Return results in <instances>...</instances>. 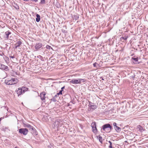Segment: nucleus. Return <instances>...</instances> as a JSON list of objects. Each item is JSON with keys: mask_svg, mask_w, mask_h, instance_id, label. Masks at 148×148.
I'll return each mask as SVG.
<instances>
[{"mask_svg": "<svg viewBox=\"0 0 148 148\" xmlns=\"http://www.w3.org/2000/svg\"><path fill=\"white\" fill-rule=\"evenodd\" d=\"M18 82V79L16 78H14L11 79H7L5 80V83L7 85H13L15 84Z\"/></svg>", "mask_w": 148, "mask_h": 148, "instance_id": "1", "label": "nucleus"}, {"mask_svg": "<svg viewBox=\"0 0 148 148\" xmlns=\"http://www.w3.org/2000/svg\"><path fill=\"white\" fill-rule=\"evenodd\" d=\"M27 90V88L26 87H22L21 88H19L17 91V93L18 95H21L25 91Z\"/></svg>", "mask_w": 148, "mask_h": 148, "instance_id": "2", "label": "nucleus"}, {"mask_svg": "<svg viewBox=\"0 0 148 148\" xmlns=\"http://www.w3.org/2000/svg\"><path fill=\"white\" fill-rule=\"evenodd\" d=\"M112 128V127L109 124L104 125L102 127L103 130L107 132L110 131Z\"/></svg>", "mask_w": 148, "mask_h": 148, "instance_id": "3", "label": "nucleus"}, {"mask_svg": "<svg viewBox=\"0 0 148 148\" xmlns=\"http://www.w3.org/2000/svg\"><path fill=\"white\" fill-rule=\"evenodd\" d=\"M19 132L24 135H27L28 132V130L26 128H21L19 130Z\"/></svg>", "mask_w": 148, "mask_h": 148, "instance_id": "4", "label": "nucleus"}, {"mask_svg": "<svg viewBox=\"0 0 148 148\" xmlns=\"http://www.w3.org/2000/svg\"><path fill=\"white\" fill-rule=\"evenodd\" d=\"M145 130L143 129V127L139 125V136L140 135L143 137L146 134L145 133Z\"/></svg>", "mask_w": 148, "mask_h": 148, "instance_id": "5", "label": "nucleus"}, {"mask_svg": "<svg viewBox=\"0 0 148 148\" xmlns=\"http://www.w3.org/2000/svg\"><path fill=\"white\" fill-rule=\"evenodd\" d=\"M91 127L92 128V131L94 133L97 132V130L96 127V123L95 122H92L91 124Z\"/></svg>", "mask_w": 148, "mask_h": 148, "instance_id": "6", "label": "nucleus"}, {"mask_svg": "<svg viewBox=\"0 0 148 148\" xmlns=\"http://www.w3.org/2000/svg\"><path fill=\"white\" fill-rule=\"evenodd\" d=\"M46 93L45 92H42L40 93V96L41 99L44 102H45L46 99Z\"/></svg>", "mask_w": 148, "mask_h": 148, "instance_id": "7", "label": "nucleus"}, {"mask_svg": "<svg viewBox=\"0 0 148 148\" xmlns=\"http://www.w3.org/2000/svg\"><path fill=\"white\" fill-rule=\"evenodd\" d=\"M70 82L73 84H80L81 83V80L80 79H73Z\"/></svg>", "mask_w": 148, "mask_h": 148, "instance_id": "8", "label": "nucleus"}, {"mask_svg": "<svg viewBox=\"0 0 148 148\" xmlns=\"http://www.w3.org/2000/svg\"><path fill=\"white\" fill-rule=\"evenodd\" d=\"M144 76H143L141 75L140 80L141 79H142L141 80V82H139V83H141L140 84L142 86H144L145 84V83L146 82V80L144 79Z\"/></svg>", "mask_w": 148, "mask_h": 148, "instance_id": "9", "label": "nucleus"}, {"mask_svg": "<svg viewBox=\"0 0 148 148\" xmlns=\"http://www.w3.org/2000/svg\"><path fill=\"white\" fill-rule=\"evenodd\" d=\"M42 44L40 42L37 43L35 46L36 49L38 50L42 46Z\"/></svg>", "mask_w": 148, "mask_h": 148, "instance_id": "10", "label": "nucleus"}, {"mask_svg": "<svg viewBox=\"0 0 148 148\" xmlns=\"http://www.w3.org/2000/svg\"><path fill=\"white\" fill-rule=\"evenodd\" d=\"M0 69L5 71H8V70L7 66L2 64L0 65Z\"/></svg>", "mask_w": 148, "mask_h": 148, "instance_id": "11", "label": "nucleus"}, {"mask_svg": "<svg viewBox=\"0 0 148 148\" xmlns=\"http://www.w3.org/2000/svg\"><path fill=\"white\" fill-rule=\"evenodd\" d=\"M24 127L29 128L30 129H31L32 130H34L35 129V128L33 126L28 124H25L24 125Z\"/></svg>", "mask_w": 148, "mask_h": 148, "instance_id": "12", "label": "nucleus"}, {"mask_svg": "<svg viewBox=\"0 0 148 148\" xmlns=\"http://www.w3.org/2000/svg\"><path fill=\"white\" fill-rule=\"evenodd\" d=\"M96 138L97 139H98L99 141L101 143H102L103 139L102 137L101 136H97Z\"/></svg>", "mask_w": 148, "mask_h": 148, "instance_id": "13", "label": "nucleus"}, {"mask_svg": "<svg viewBox=\"0 0 148 148\" xmlns=\"http://www.w3.org/2000/svg\"><path fill=\"white\" fill-rule=\"evenodd\" d=\"M22 44V42L20 41H18L16 44H15V48H17L18 47H19Z\"/></svg>", "mask_w": 148, "mask_h": 148, "instance_id": "14", "label": "nucleus"}, {"mask_svg": "<svg viewBox=\"0 0 148 148\" xmlns=\"http://www.w3.org/2000/svg\"><path fill=\"white\" fill-rule=\"evenodd\" d=\"M11 34V33L9 31L6 32L5 33V34L6 36V39H8L9 38V35Z\"/></svg>", "mask_w": 148, "mask_h": 148, "instance_id": "15", "label": "nucleus"}, {"mask_svg": "<svg viewBox=\"0 0 148 148\" xmlns=\"http://www.w3.org/2000/svg\"><path fill=\"white\" fill-rule=\"evenodd\" d=\"M140 97H139V98ZM141 99H142V98H143V97H141ZM145 103V102L143 100H142V101L139 98V106H140L141 105H143L144 104V103Z\"/></svg>", "mask_w": 148, "mask_h": 148, "instance_id": "16", "label": "nucleus"}, {"mask_svg": "<svg viewBox=\"0 0 148 148\" xmlns=\"http://www.w3.org/2000/svg\"><path fill=\"white\" fill-rule=\"evenodd\" d=\"M108 142L110 143V145L108 146L109 148H114L113 147V145L114 144L110 141H109Z\"/></svg>", "mask_w": 148, "mask_h": 148, "instance_id": "17", "label": "nucleus"}, {"mask_svg": "<svg viewBox=\"0 0 148 148\" xmlns=\"http://www.w3.org/2000/svg\"><path fill=\"white\" fill-rule=\"evenodd\" d=\"M36 16V21L37 22H39L40 20V16L38 14H37Z\"/></svg>", "mask_w": 148, "mask_h": 148, "instance_id": "18", "label": "nucleus"}, {"mask_svg": "<svg viewBox=\"0 0 148 148\" xmlns=\"http://www.w3.org/2000/svg\"><path fill=\"white\" fill-rule=\"evenodd\" d=\"M90 107L93 110L97 108V106L96 105H90Z\"/></svg>", "mask_w": 148, "mask_h": 148, "instance_id": "19", "label": "nucleus"}, {"mask_svg": "<svg viewBox=\"0 0 148 148\" xmlns=\"http://www.w3.org/2000/svg\"><path fill=\"white\" fill-rule=\"evenodd\" d=\"M114 128L115 130L117 132L119 131L120 130V128L117 126H116L115 127H114Z\"/></svg>", "mask_w": 148, "mask_h": 148, "instance_id": "20", "label": "nucleus"}, {"mask_svg": "<svg viewBox=\"0 0 148 148\" xmlns=\"http://www.w3.org/2000/svg\"><path fill=\"white\" fill-rule=\"evenodd\" d=\"M46 48L47 49H49L50 48H52V47L49 45H47L46 46Z\"/></svg>", "mask_w": 148, "mask_h": 148, "instance_id": "21", "label": "nucleus"}, {"mask_svg": "<svg viewBox=\"0 0 148 148\" xmlns=\"http://www.w3.org/2000/svg\"><path fill=\"white\" fill-rule=\"evenodd\" d=\"M63 91V90H60L58 93H57V95H59L60 94L62 95V92Z\"/></svg>", "mask_w": 148, "mask_h": 148, "instance_id": "22", "label": "nucleus"}, {"mask_svg": "<svg viewBox=\"0 0 148 148\" xmlns=\"http://www.w3.org/2000/svg\"><path fill=\"white\" fill-rule=\"evenodd\" d=\"M40 3L42 4H44L45 3V0H41Z\"/></svg>", "mask_w": 148, "mask_h": 148, "instance_id": "23", "label": "nucleus"}, {"mask_svg": "<svg viewBox=\"0 0 148 148\" xmlns=\"http://www.w3.org/2000/svg\"><path fill=\"white\" fill-rule=\"evenodd\" d=\"M140 29H141V30H140L139 31L140 33L141 34L142 33L143 34V32L144 30H142V29L140 28Z\"/></svg>", "mask_w": 148, "mask_h": 148, "instance_id": "24", "label": "nucleus"}, {"mask_svg": "<svg viewBox=\"0 0 148 148\" xmlns=\"http://www.w3.org/2000/svg\"><path fill=\"white\" fill-rule=\"evenodd\" d=\"M116 125L117 124L116 123L114 122L113 123V125L114 126V127H115L116 126H117Z\"/></svg>", "mask_w": 148, "mask_h": 148, "instance_id": "25", "label": "nucleus"}, {"mask_svg": "<svg viewBox=\"0 0 148 148\" xmlns=\"http://www.w3.org/2000/svg\"><path fill=\"white\" fill-rule=\"evenodd\" d=\"M133 59L134 60H135L136 61H138V58H133Z\"/></svg>", "mask_w": 148, "mask_h": 148, "instance_id": "26", "label": "nucleus"}, {"mask_svg": "<svg viewBox=\"0 0 148 148\" xmlns=\"http://www.w3.org/2000/svg\"><path fill=\"white\" fill-rule=\"evenodd\" d=\"M80 79L81 80V81H82L83 82H85V80L84 79Z\"/></svg>", "mask_w": 148, "mask_h": 148, "instance_id": "27", "label": "nucleus"}, {"mask_svg": "<svg viewBox=\"0 0 148 148\" xmlns=\"http://www.w3.org/2000/svg\"><path fill=\"white\" fill-rule=\"evenodd\" d=\"M97 64V63L96 62L94 63L93 64V65L94 67H96V64Z\"/></svg>", "mask_w": 148, "mask_h": 148, "instance_id": "28", "label": "nucleus"}, {"mask_svg": "<svg viewBox=\"0 0 148 148\" xmlns=\"http://www.w3.org/2000/svg\"><path fill=\"white\" fill-rule=\"evenodd\" d=\"M93 105L91 103H90L89 102V106L90 107V105Z\"/></svg>", "mask_w": 148, "mask_h": 148, "instance_id": "29", "label": "nucleus"}, {"mask_svg": "<svg viewBox=\"0 0 148 148\" xmlns=\"http://www.w3.org/2000/svg\"><path fill=\"white\" fill-rule=\"evenodd\" d=\"M10 58H14V56H11L10 57Z\"/></svg>", "mask_w": 148, "mask_h": 148, "instance_id": "30", "label": "nucleus"}, {"mask_svg": "<svg viewBox=\"0 0 148 148\" xmlns=\"http://www.w3.org/2000/svg\"><path fill=\"white\" fill-rule=\"evenodd\" d=\"M122 38L124 39V40H126L127 39V37H126L125 38H124V37H123Z\"/></svg>", "mask_w": 148, "mask_h": 148, "instance_id": "31", "label": "nucleus"}, {"mask_svg": "<svg viewBox=\"0 0 148 148\" xmlns=\"http://www.w3.org/2000/svg\"><path fill=\"white\" fill-rule=\"evenodd\" d=\"M143 63V62L142 60L139 61V64L141 63Z\"/></svg>", "mask_w": 148, "mask_h": 148, "instance_id": "32", "label": "nucleus"}, {"mask_svg": "<svg viewBox=\"0 0 148 148\" xmlns=\"http://www.w3.org/2000/svg\"><path fill=\"white\" fill-rule=\"evenodd\" d=\"M65 86H63V87H62L61 88L62 90H63V89L64 88Z\"/></svg>", "mask_w": 148, "mask_h": 148, "instance_id": "33", "label": "nucleus"}, {"mask_svg": "<svg viewBox=\"0 0 148 148\" xmlns=\"http://www.w3.org/2000/svg\"><path fill=\"white\" fill-rule=\"evenodd\" d=\"M142 92V91H141V92H140V93H141L142 94L143 93Z\"/></svg>", "mask_w": 148, "mask_h": 148, "instance_id": "34", "label": "nucleus"}, {"mask_svg": "<svg viewBox=\"0 0 148 148\" xmlns=\"http://www.w3.org/2000/svg\"><path fill=\"white\" fill-rule=\"evenodd\" d=\"M1 119H2V118H0V121L1 120Z\"/></svg>", "mask_w": 148, "mask_h": 148, "instance_id": "35", "label": "nucleus"}, {"mask_svg": "<svg viewBox=\"0 0 148 148\" xmlns=\"http://www.w3.org/2000/svg\"><path fill=\"white\" fill-rule=\"evenodd\" d=\"M141 107L142 108H144L143 107V106H141Z\"/></svg>", "mask_w": 148, "mask_h": 148, "instance_id": "36", "label": "nucleus"}, {"mask_svg": "<svg viewBox=\"0 0 148 148\" xmlns=\"http://www.w3.org/2000/svg\"><path fill=\"white\" fill-rule=\"evenodd\" d=\"M142 138H141V137H140L139 138V139H141Z\"/></svg>", "mask_w": 148, "mask_h": 148, "instance_id": "37", "label": "nucleus"}, {"mask_svg": "<svg viewBox=\"0 0 148 148\" xmlns=\"http://www.w3.org/2000/svg\"><path fill=\"white\" fill-rule=\"evenodd\" d=\"M139 73H141V72H140V71H139Z\"/></svg>", "mask_w": 148, "mask_h": 148, "instance_id": "38", "label": "nucleus"}, {"mask_svg": "<svg viewBox=\"0 0 148 148\" xmlns=\"http://www.w3.org/2000/svg\"><path fill=\"white\" fill-rule=\"evenodd\" d=\"M140 27H141V28H142V26H140Z\"/></svg>", "mask_w": 148, "mask_h": 148, "instance_id": "39", "label": "nucleus"}, {"mask_svg": "<svg viewBox=\"0 0 148 148\" xmlns=\"http://www.w3.org/2000/svg\"><path fill=\"white\" fill-rule=\"evenodd\" d=\"M140 27H141V28H142V26H140Z\"/></svg>", "mask_w": 148, "mask_h": 148, "instance_id": "40", "label": "nucleus"}, {"mask_svg": "<svg viewBox=\"0 0 148 148\" xmlns=\"http://www.w3.org/2000/svg\"><path fill=\"white\" fill-rule=\"evenodd\" d=\"M143 64H144V63H143L142 64V65H143Z\"/></svg>", "mask_w": 148, "mask_h": 148, "instance_id": "41", "label": "nucleus"}, {"mask_svg": "<svg viewBox=\"0 0 148 148\" xmlns=\"http://www.w3.org/2000/svg\"><path fill=\"white\" fill-rule=\"evenodd\" d=\"M142 30H143L144 31V30H143V29H142Z\"/></svg>", "mask_w": 148, "mask_h": 148, "instance_id": "42", "label": "nucleus"}, {"mask_svg": "<svg viewBox=\"0 0 148 148\" xmlns=\"http://www.w3.org/2000/svg\"><path fill=\"white\" fill-rule=\"evenodd\" d=\"M16 148V147H15V148Z\"/></svg>", "mask_w": 148, "mask_h": 148, "instance_id": "43", "label": "nucleus"}]
</instances>
